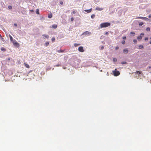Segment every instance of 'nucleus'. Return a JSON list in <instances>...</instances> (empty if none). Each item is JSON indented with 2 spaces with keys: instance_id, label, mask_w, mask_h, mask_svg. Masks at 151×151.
Segmentation results:
<instances>
[{
  "instance_id": "7ed1b4c3",
  "label": "nucleus",
  "mask_w": 151,
  "mask_h": 151,
  "mask_svg": "<svg viewBox=\"0 0 151 151\" xmlns=\"http://www.w3.org/2000/svg\"><path fill=\"white\" fill-rule=\"evenodd\" d=\"M136 19H144L145 21L147 20H149V21H150V20L149 19H148L146 17H138L136 18Z\"/></svg>"
},
{
  "instance_id": "bb28decb",
  "label": "nucleus",
  "mask_w": 151,
  "mask_h": 151,
  "mask_svg": "<svg viewBox=\"0 0 151 151\" xmlns=\"http://www.w3.org/2000/svg\"><path fill=\"white\" fill-rule=\"evenodd\" d=\"M49 43L48 42H46L45 43L46 46H47L49 45Z\"/></svg>"
},
{
  "instance_id": "a878e982",
  "label": "nucleus",
  "mask_w": 151,
  "mask_h": 151,
  "mask_svg": "<svg viewBox=\"0 0 151 151\" xmlns=\"http://www.w3.org/2000/svg\"><path fill=\"white\" fill-rule=\"evenodd\" d=\"M55 40V37H53L52 38V42H54Z\"/></svg>"
},
{
  "instance_id": "393cba45",
  "label": "nucleus",
  "mask_w": 151,
  "mask_h": 151,
  "mask_svg": "<svg viewBox=\"0 0 151 151\" xmlns=\"http://www.w3.org/2000/svg\"><path fill=\"white\" fill-rule=\"evenodd\" d=\"M150 28L149 27H147V28L146 29V30L147 31H150Z\"/></svg>"
},
{
  "instance_id": "2f4dec72",
  "label": "nucleus",
  "mask_w": 151,
  "mask_h": 151,
  "mask_svg": "<svg viewBox=\"0 0 151 151\" xmlns=\"http://www.w3.org/2000/svg\"><path fill=\"white\" fill-rule=\"evenodd\" d=\"M133 41L134 42V43H136L137 42V40L136 39H134L133 40Z\"/></svg>"
},
{
  "instance_id": "7c9ffc66",
  "label": "nucleus",
  "mask_w": 151,
  "mask_h": 151,
  "mask_svg": "<svg viewBox=\"0 0 151 151\" xmlns=\"http://www.w3.org/2000/svg\"><path fill=\"white\" fill-rule=\"evenodd\" d=\"M130 34L132 35H134L135 33L134 32H130Z\"/></svg>"
},
{
  "instance_id": "412c9836",
  "label": "nucleus",
  "mask_w": 151,
  "mask_h": 151,
  "mask_svg": "<svg viewBox=\"0 0 151 151\" xmlns=\"http://www.w3.org/2000/svg\"><path fill=\"white\" fill-rule=\"evenodd\" d=\"M36 13L37 14H39V10L38 9H36Z\"/></svg>"
},
{
  "instance_id": "cd10ccee",
  "label": "nucleus",
  "mask_w": 151,
  "mask_h": 151,
  "mask_svg": "<svg viewBox=\"0 0 151 151\" xmlns=\"http://www.w3.org/2000/svg\"><path fill=\"white\" fill-rule=\"evenodd\" d=\"M121 63L122 64H126L127 63V62H125V61H123V62H122Z\"/></svg>"
},
{
  "instance_id": "f3484780",
  "label": "nucleus",
  "mask_w": 151,
  "mask_h": 151,
  "mask_svg": "<svg viewBox=\"0 0 151 151\" xmlns=\"http://www.w3.org/2000/svg\"><path fill=\"white\" fill-rule=\"evenodd\" d=\"M139 47L140 49H142L143 48V46L142 45H140L139 46Z\"/></svg>"
},
{
  "instance_id": "39448f33",
  "label": "nucleus",
  "mask_w": 151,
  "mask_h": 151,
  "mask_svg": "<svg viewBox=\"0 0 151 151\" xmlns=\"http://www.w3.org/2000/svg\"><path fill=\"white\" fill-rule=\"evenodd\" d=\"M91 34V32L87 31L84 32L83 34V35L88 36L90 35Z\"/></svg>"
},
{
  "instance_id": "c85d7f7f",
  "label": "nucleus",
  "mask_w": 151,
  "mask_h": 151,
  "mask_svg": "<svg viewBox=\"0 0 151 151\" xmlns=\"http://www.w3.org/2000/svg\"><path fill=\"white\" fill-rule=\"evenodd\" d=\"M8 8H9V9H12V6H8Z\"/></svg>"
},
{
  "instance_id": "58836bf2",
  "label": "nucleus",
  "mask_w": 151,
  "mask_h": 151,
  "mask_svg": "<svg viewBox=\"0 0 151 151\" xmlns=\"http://www.w3.org/2000/svg\"><path fill=\"white\" fill-rule=\"evenodd\" d=\"M72 13L73 14H75L76 13V12L75 11H73L72 12Z\"/></svg>"
},
{
  "instance_id": "f704fd0d",
  "label": "nucleus",
  "mask_w": 151,
  "mask_h": 151,
  "mask_svg": "<svg viewBox=\"0 0 151 151\" xmlns=\"http://www.w3.org/2000/svg\"><path fill=\"white\" fill-rule=\"evenodd\" d=\"M148 40V38L147 37H145V40Z\"/></svg>"
},
{
  "instance_id": "5701e85b",
  "label": "nucleus",
  "mask_w": 151,
  "mask_h": 151,
  "mask_svg": "<svg viewBox=\"0 0 151 151\" xmlns=\"http://www.w3.org/2000/svg\"><path fill=\"white\" fill-rule=\"evenodd\" d=\"M113 60L114 62H116L117 61V59L115 58H114L113 59Z\"/></svg>"
},
{
  "instance_id": "dca6fc26",
  "label": "nucleus",
  "mask_w": 151,
  "mask_h": 151,
  "mask_svg": "<svg viewBox=\"0 0 151 151\" xmlns=\"http://www.w3.org/2000/svg\"><path fill=\"white\" fill-rule=\"evenodd\" d=\"M9 37L10 38V40L12 42H13V39L12 37L10 35H9Z\"/></svg>"
},
{
  "instance_id": "ea45409f",
  "label": "nucleus",
  "mask_w": 151,
  "mask_h": 151,
  "mask_svg": "<svg viewBox=\"0 0 151 151\" xmlns=\"http://www.w3.org/2000/svg\"><path fill=\"white\" fill-rule=\"evenodd\" d=\"M14 25L16 26V27H17V24H16V23H15L14 24Z\"/></svg>"
},
{
  "instance_id": "a18cd8bd",
  "label": "nucleus",
  "mask_w": 151,
  "mask_h": 151,
  "mask_svg": "<svg viewBox=\"0 0 151 151\" xmlns=\"http://www.w3.org/2000/svg\"><path fill=\"white\" fill-rule=\"evenodd\" d=\"M8 60H10V58H8Z\"/></svg>"
},
{
  "instance_id": "4c0bfd02",
  "label": "nucleus",
  "mask_w": 151,
  "mask_h": 151,
  "mask_svg": "<svg viewBox=\"0 0 151 151\" xmlns=\"http://www.w3.org/2000/svg\"><path fill=\"white\" fill-rule=\"evenodd\" d=\"M148 17L149 18H151V14H150L149 16H148Z\"/></svg>"
},
{
  "instance_id": "423d86ee",
  "label": "nucleus",
  "mask_w": 151,
  "mask_h": 151,
  "mask_svg": "<svg viewBox=\"0 0 151 151\" xmlns=\"http://www.w3.org/2000/svg\"><path fill=\"white\" fill-rule=\"evenodd\" d=\"M144 35V34L143 33H141L140 34V35L143 36ZM137 39L138 40H140L142 39V36H139L137 37Z\"/></svg>"
},
{
  "instance_id": "79ce46f5",
  "label": "nucleus",
  "mask_w": 151,
  "mask_h": 151,
  "mask_svg": "<svg viewBox=\"0 0 151 151\" xmlns=\"http://www.w3.org/2000/svg\"><path fill=\"white\" fill-rule=\"evenodd\" d=\"M30 11L31 12H34V10L33 9L30 10Z\"/></svg>"
},
{
  "instance_id": "a19ab883",
  "label": "nucleus",
  "mask_w": 151,
  "mask_h": 151,
  "mask_svg": "<svg viewBox=\"0 0 151 151\" xmlns=\"http://www.w3.org/2000/svg\"><path fill=\"white\" fill-rule=\"evenodd\" d=\"M105 34H106V35H107L109 34V33L108 32H106L105 33Z\"/></svg>"
},
{
  "instance_id": "aec40b11",
  "label": "nucleus",
  "mask_w": 151,
  "mask_h": 151,
  "mask_svg": "<svg viewBox=\"0 0 151 151\" xmlns=\"http://www.w3.org/2000/svg\"><path fill=\"white\" fill-rule=\"evenodd\" d=\"M57 52H59V53H60V52H64V50H58L57 51Z\"/></svg>"
},
{
  "instance_id": "b1692460",
  "label": "nucleus",
  "mask_w": 151,
  "mask_h": 151,
  "mask_svg": "<svg viewBox=\"0 0 151 151\" xmlns=\"http://www.w3.org/2000/svg\"><path fill=\"white\" fill-rule=\"evenodd\" d=\"M144 24V23L142 22H141L139 23V25L142 26Z\"/></svg>"
},
{
  "instance_id": "c756f323",
  "label": "nucleus",
  "mask_w": 151,
  "mask_h": 151,
  "mask_svg": "<svg viewBox=\"0 0 151 151\" xmlns=\"http://www.w3.org/2000/svg\"><path fill=\"white\" fill-rule=\"evenodd\" d=\"M122 43L123 44H124L125 43V41L124 40H123L122 42Z\"/></svg>"
},
{
  "instance_id": "f257e3e1",
  "label": "nucleus",
  "mask_w": 151,
  "mask_h": 151,
  "mask_svg": "<svg viewBox=\"0 0 151 151\" xmlns=\"http://www.w3.org/2000/svg\"><path fill=\"white\" fill-rule=\"evenodd\" d=\"M110 23L109 22L103 23L100 24V27L101 28L107 27L110 26Z\"/></svg>"
},
{
  "instance_id": "f03ea898",
  "label": "nucleus",
  "mask_w": 151,
  "mask_h": 151,
  "mask_svg": "<svg viewBox=\"0 0 151 151\" xmlns=\"http://www.w3.org/2000/svg\"><path fill=\"white\" fill-rule=\"evenodd\" d=\"M112 72L114 76H119L120 74L119 71L117 70L116 69H115L114 70H113Z\"/></svg>"
},
{
  "instance_id": "a211bd4d",
  "label": "nucleus",
  "mask_w": 151,
  "mask_h": 151,
  "mask_svg": "<svg viewBox=\"0 0 151 151\" xmlns=\"http://www.w3.org/2000/svg\"><path fill=\"white\" fill-rule=\"evenodd\" d=\"M1 50L3 52H5L6 51V49L3 47H2L1 48Z\"/></svg>"
},
{
  "instance_id": "09e8293b",
  "label": "nucleus",
  "mask_w": 151,
  "mask_h": 151,
  "mask_svg": "<svg viewBox=\"0 0 151 151\" xmlns=\"http://www.w3.org/2000/svg\"><path fill=\"white\" fill-rule=\"evenodd\" d=\"M0 36H1V35H0Z\"/></svg>"
},
{
  "instance_id": "ddd939ff",
  "label": "nucleus",
  "mask_w": 151,
  "mask_h": 151,
  "mask_svg": "<svg viewBox=\"0 0 151 151\" xmlns=\"http://www.w3.org/2000/svg\"><path fill=\"white\" fill-rule=\"evenodd\" d=\"M135 73L138 74V75H140L142 73V71H136Z\"/></svg>"
},
{
  "instance_id": "49530a36",
  "label": "nucleus",
  "mask_w": 151,
  "mask_h": 151,
  "mask_svg": "<svg viewBox=\"0 0 151 151\" xmlns=\"http://www.w3.org/2000/svg\"><path fill=\"white\" fill-rule=\"evenodd\" d=\"M150 44H151V41L150 42Z\"/></svg>"
},
{
  "instance_id": "1a4fd4ad",
  "label": "nucleus",
  "mask_w": 151,
  "mask_h": 151,
  "mask_svg": "<svg viewBox=\"0 0 151 151\" xmlns=\"http://www.w3.org/2000/svg\"><path fill=\"white\" fill-rule=\"evenodd\" d=\"M96 9L98 11H101L103 9L102 8H100L99 7H97Z\"/></svg>"
},
{
  "instance_id": "4be33fe9",
  "label": "nucleus",
  "mask_w": 151,
  "mask_h": 151,
  "mask_svg": "<svg viewBox=\"0 0 151 151\" xmlns=\"http://www.w3.org/2000/svg\"><path fill=\"white\" fill-rule=\"evenodd\" d=\"M95 17V15L94 14H92L91 16V17L92 19H93Z\"/></svg>"
},
{
  "instance_id": "c03bdc74",
  "label": "nucleus",
  "mask_w": 151,
  "mask_h": 151,
  "mask_svg": "<svg viewBox=\"0 0 151 151\" xmlns=\"http://www.w3.org/2000/svg\"><path fill=\"white\" fill-rule=\"evenodd\" d=\"M56 66H60V65H56Z\"/></svg>"
},
{
  "instance_id": "4468645a",
  "label": "nucleus",
  "mask_w": 151,
  "mask_h": 151,
  "mask_svg": "<svg viewBox=\"0 0 151 151\" xmlns=\"http://www.w3.org/2000/svg\"><path fill=\"white\" fill-rule=\"evenodd\" d=\"M42 36L45 37L47 39H48L49 37V36L47 35H43Z\"/></svg>"
},
{
  "instance_id": "9b49d317",
  "label": "nucleus",
  "mask_w": 151,
  "mask_h": 151,
  "mask_svg": "<svg viewBox=\"0 0 151 151\" xmlns=\"http://www.w3.org/2000/svg\"><path fill=\"white\" fill-rule=\"evenodd\" d=\"M52 14L51 13L49 14L48 15V17L49 18H51L52 17Z\"/></svg>"
},
{
  "instance_id": "72a5a7b5",
  "label": "nucleus",
  "mask_w": 151,
  "mask_h": 151,
  "mask_svg": "<svg viewBox=\"0 0 151 151\" xmlns=\"http://www.w3.org/2000/svg\"><path fill=\"white\" fill-rule=\"evenodd\" d=\"M70 20L72 21H73L74 20V18L73 17H71L70 18Z\"/></svg>"
},
{
  "instance_id": "20e7f679",
  "label": "nucleus",
  "mask_w": 151,
  "mask_h": 151,
  "mask_svg": "<svg viewBox=\"0 0 151 151\" xmlns=\"http://www.w3.org/2000/svg\"><path fill=\"white\" fill-rule=\"evenodd\" d=\"M78 50L79 52H83L84 51V50L82 46L79 47L78 48Z\"/></svg>"
},
{
  "instance_id": "0eeeda50",
  "label": "nucleus",
  "mask_w": 151,
  "mask_h": 151,
  "mask_svg": "<svg viewBox=\"0 0 151 151\" xmlns=\"http://www.w3.org/2000/svg\"><path fill=\"white\" fill-rule=\"evenodd\" d=\"M92 8H91V9H86V10H84V11L85 12H87L88 13H90V12H91V11H92Z\"/></svg>"
},
{
  "instance_id": "e433bc0d",
  "label": "nucleus",
  "mask_w": 151,
  "mask_h": 151,
  "mask_svg": "<svg viewBox=\"0 0 151 151\" xmlns=\"http://www.w3.org/2000/svg\"><path fill=\"white\" fill-rule=\"evenodd\" d=\"M63 2L62 1H61L60 2V4H63Z\"/></svg>"
},
{
  "instance_id": "9d476101",
  "label": "nucleus",
  "mask_w": 151,
  "mask_h": 151,
  "mask_svg": "<svg viewBox=\"0 0 151 151\" xmlns=\"http://www.w3.org/2000/svg\"><path fill=\"white\" fill-rule=\"evenodd\" d=\"M123 51L124 53H127L128 52V50L127 49H124Z\"/></svg>"
},
{
  "instance_id": "6ab92c4d",
  "label": "nucleus",
  "mask_w": 151,
  "mask_h": 151,
  "mask_svg": "<svg viewBox=\"0 0 151 151\" xmlns=\"http://www.w3.org/2000/svg\"><path fill=\"white\" fill-rule=\"evenodd\" d=\"M80 45V44L75 43L74 44V46L75 47H76L78 46V45Z\"/></svg>"
},
{
  "instance_id": "6e6552de",
  "label": "nucleus",
  "mask_w": 151,
  "mask_h": 151,
  "mask_svg": "<svg viewBox=\"0 0 151 151\" xmlns=\"http://www.w3.org/2000/svg\"><path fill=\"white\" fill-rule=\"evenodd\" d=\"M13 43L14 45L15 46H19V43L16 42H13Z\"/></svg>"
},
{
  "instance_id": "37998d69",
  "label": "nucleus",
  "mask_w": 151,
  "mask_h": 151,
  "mask_svg": "<svg viewBox=\"0 0 151 151\" xmlns=\"http://www.w3.org/2000/svg\"><path fill=\"white\" fill-rule=\"evenodd\" d=\"M104 47H103V46H102V47H101V50H103V49H104Z\"/></svg>"
},
{
  "instance_id": "473e14b6",
  "label": "nucleus",
  "mask_w": 151,
  "mask_h": 151,
  "mask_svg": "<svg viewBox=\"0 0 151 151\" xmlns=\"http://www.w3.org/2000/svg\"><path fill=\"white\" fill-rule=\"evenodd\" d=\"M122 39L124 40H125L126 39V37L125 36H124L122 37Z\"/></svg>"
},
{
  "instance_id": "c9c22d12",
  "label": "nucleus",
  "mask_w": 151,
  "mask_h": 151,
  "mask_svg": "<svg viewBox=\"0 0 151 151\" xmlns=\"http://www.w3.org/2000/svg\"><path fill=\"white\" fill-rule=\"evenodd\" d=\"M116 50H118L119 49V47L118 46L116 47L115 48Z\"/></svg>"
},
{
  "instance_id": "f8f14e48",
  "label": "nucleus",
  "mask_w": 151,
  "mask_h": 151,
  "mask_svg": "<svg viewBox=\"0 0 151 151\" xmlns=\"http://www.w3.org/2000/svg\"><path fill=\"white\" fill-rule=\"evenodd\" d=\"M24 64L26 68H29V66L28 64H27L26 63H24Z\"/></svg>"
},
{
  "instance_id": "2eb2a0df",
  "label": "nucleus",
  "mask_w": 151,
  "mask_h": 151,
  "mask_svg": "<svg viewBox=\"0 0 151 151\" xmlns=\"http://www.w3.org/2000/svg\"><path fill=\"white\" fill-rule=\"evenodd\" d=\"M57 27V25L56 24H53L52 25V27L54 28H56Z\"/></svg>"
},
{
  "instance_id": "de8ad7c7",
  "label": "nucleus",
  "mask_w": 151,
  "mask_h": 151,
  "mask_svg": "<svg viewBox=\"0 0 151 151\" xmlns=\"http://www.w3.org/2000/svg\"><path fill=\"white\" fill-rule=\"evenodd\" d=\"M0 36H1V35H0Z\"/></svg>"
}]
</instances>
